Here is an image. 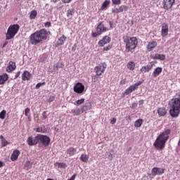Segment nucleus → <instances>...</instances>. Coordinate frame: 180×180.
<instances>
[{"instance_id":"nucleus-1","label":"nucleus","mask_w":180,"mask_h":180,"mask_svg":"<svg viewBox=\"0 0 180 180\" xmlns=\"http://www.w3.org/2000/svg\"><path fill=\"white\" fill-rule=\"evenodd\" d=\"M49 36H50V32L47 31L46 29H41L32 33L30 36L29 39L31 44L33 46H37V44H39V43L47 40Z\"/></svg>"},{"instance_id":"nucleus-2","label":"nucleus","mask_w":180,"mask_h":180,"mask_svg":"<svg viewBox=\"0 0 180 180\" xmlns=\"http://www.w3.org/2000/svg\"><path fill=\"white\" fill-rule=\"evenodd\" d=\"M169 134H171V129H166L165 131L160 133L153 143L154 147L157 150H164L165 148V144L168 141V139H169Z\"/></svg>"},{"instance_id":"nucleus-3","label":"nucleus","mask_w":180,"mask_h":180,"mask_svg":"<svg viewBox=\"0 0 180 180\" xmlns=\"http://www.w3.org/2000/svg\"><path fill=\"white\" fill-rule=\"evenodd\" d=\"M124 43H125V51L127 53H133L137 45L139 44V41L135 37H123Z\"/></svg>"},{"instance_id":"nucleus-4","label":"nucleus","mask_w":180,"mask_h":180,"mask_svg":"<svg viewBox=\"0 0 180 180\" xmlns=\"http://www.w3.org/2000/svg\"><path fill=\"white\" fill-rule=\"evenodd\" d=\"M171 109L169 110L172 117H178L180 115V93L179 98H172L170 103Z\"/></svg>"},{"instance_id":"nucleus-5","label":"nucleus","mask_w":180,"mask_h":180,"mask_svg":"<svg viewBox=\"0 0 180 180\" xmlns=\"http://www.w3.org/2000/svg\"><path fill=\"white\" fill-rule=\"evenodd\" d=\"M19 29H20V27L18 24L10 25L6 34V40L13 39L18 34V32H19Z\"/></svg>"},{"instance_id":"nucleus-6","label":"nucleus","mask_w":180,"mask_h":180,"mask_svg":"<svg viewBox=\"0 0 180 180\" xmlns=\"http://www.w3.org/2000/svg\"><path fill=\"white\" fill-rule=\"evenodd\" d=\"M37 139L38 144H42V146H44V147H49V146L50 145V141H51L50 137L43 134H37Z\"/></svg>"},{"instance_id":"nucleus-7","label":"nucleus","mask_w":180,"mask_h":180,"mask_svg":"<svg viewBox=\"0 0 180 180\" xmlns=\"http://www.w3.org/2000/svg\"><path fill=\"white\" fill-rule=\"evenodd\" d=\"M108 68V65L105 63H100L98 65L94 68V72L97 77H101Z\"/></svg>"},{"instance_id":"nucleus-8","label":"nucleus","mask_w":180,"mask_h":180,"mask_svg":"<svg viewBox=\"0 0 180 180\" xmlns=\"http://www.w3.org/2000/svg\"><path fill=\"white\" fill-rule=\"evenodd\" d=\"M175 4V0H163L162 1V8L165 11H169V9H172V6Z\"/></svg>"},{"instance_id":"nucleus-9","label":"nucleus","mask_w":180,"mask_h":180,"mask_svg":"<svg viewBox=\"0 0 180 180\" xmlns=\"http://www.w3.org/2000/svg\"><path fill=\"white\" fill-rule=\"evenodd\" d=\"M141 84H143V82L139 81L138 83H136L132 86H130L128 89L125 90L124 95H129V94H131L133 91H136V89H137V88H139V86H140Z\"/></svg>"},{"instance_id":"nucleus-10","label":"nucleus","mask_w":180,"mask_h":180,"mask_svg":"<svg viewBox=\"0 0 180 180\" xmlns=\"http://www.w3.org/2000/svg\"><path fill=\"white\" fill-rule=\"evenodd\" d=\"M111 40L112 39L110 38V37L105 35L100 41H98V45L99 46V47H103V46L109 44Z\"/></svg>"},{"instance_id":"nucleus-11","label":"nucleus","mask_w":180,"mask_h":180,"mask_svg":"<svg viewBox=\"0 0 180 180\" xmlns=\"http://www.w3.org/2000/svg\"><path fill=\"white\" fill-rule=\"evenodd\" d=\"M85 91V86L81 82L77 83L74 86V91L76 94H82Z\"/></svg>"},{"instance_id":"nucleus-12","label":"nucleus","mask_w":180,"mask_h":180,"mask_svg":"<svg viewBox=\"0 0 180 180\" xmlns=\"http://www.w3.org/2000/svg\"><path fill=\"white\" fill-rule=\"evenodd\" d=\"M96 30L98 32V34H102V33L108 32V27L105 26L103 22H101L97 25Z\"/></svg>"},{"instance_id":"nucleus-13","label":"nucleus","mask_w":180,"mask_h":180,"mask_svg":"<svg viewBox=\"0 0 180 180\" xmlns=\"http://www.w3.org/2000/svg\"><path fill=\"white\" fill-rule=\"evenodd\" d=\"M165 172V169L160 168V167H153L152 169V175L155 176L157 175H162Z\"/></svg>"},{"instance_id":"nucleus-14","label":"nucleus","mask_w":180,"mask_h":180,"mask_svg":"<svg viewBox=\"0 0 180 180\" xmlns=\"http://www.w3.org/2000/svg\"><path fill=\"white\" fill-rule=\"evenodd\" d=\"M158 46V43L156 41H150L148 42L146 46L147 51H153Z\"/></svg>"},{"instance_id":"nucleus-15","label":"nucleus","mask_w":180,"mask_h":180,"mask_svg":"<svg viewBox=\"0 0 180 180\" xmlns=\"http://www.w3.org/2000/svg\"><path fill=\"white\" fill-rule=\"evenodd\" d=\"M27 143L28 144V146H37L38 143V141H37V135L35 137L33 136H29L27 140Z\"/></svg>"},{"instance_id":"nucleus-16","label":"nucleus","mask_w":180,"mask_h":180,"mask_svg":"<svg viewBox=\"0 0 180 180\" xmlns=\"http://www.w3.org/2000/svg\"><path fill=\"white\" fill-rule=\"evenodd\" d=\"M168 25L167 23L164 22L162 24V31H161V36L162 37H165L166 36H168Z\"/></svg>"},{"instance_id":"nucleus-17","label":"nucleus","mask_w":180,"mask_h":180,"mask_svg":"<svg viewBox=\"0 0 180 180\" xmlns=\"http://www.w3.org/2000/svg\"><path fill=\"white\" fill-rule=\"evenodd\" d=\"M150 58H152V60H160V61H164L166 56L165 54L155 53L154 55L150 56Z\"/></svg>"},{"instance_id":"nucleus-18","label":"nucleus","mask_w":180,"mask_h":180,"mask_svg":"<svg viewBox=\"0 0 180 180\" xmlns=\"http://www.w3.org/2000/svg\"><path fill=\"white\" fill-rule=\"evenodd\" d=\"M15 70H16V63L10 61L6 68L7 72H12V71H15Z\"/></svg>"},{"instance_id":"nucleus-19","label":"nucleus","mask_w":180,"mask_h":180,"mask_svg":"<svg viewBox=\"0 0 180 180\" xmlns=\"http://www.w3.org/2000/svg\"><path fill=\"white\" fill-rule=\"evenodd\" d=\"M153 67H154V63L153 62L150 63V65H148L146 66H143L141 68V72L145 74V72H148L150 70H153Z\"/></svg>"},{"instance_id":"nucleus-20","label":"nucleus","mask_w":180,"mask_h":180,"mask_svg":"<svg viewBox=\"0 0 180 180\" xmlns=\"http://www.w3.org/2000/svg\"><path fill=\"white\" fill-rule=\"evenodd\" d=\"M19 155H20V151L19 150H15L11 156V161H16L19 158Z\"/></svg>"},{"instance_id":"nucleus-21","label":"nucleus","mask_w":180,"mask_h":180,"mask_svg":"<svg viewBox=\"0 0 180 180\" xmlns=\"http://www.w3.org/2000/svg\"><path fill=\"white\" fill-rule=\"evenodd\" d=\"M32 77V74L29 72V71L25 70L22 75V81H29Z\"/></svg>"},{"instance_id":"nucleus-22","label":"nucleus","mask_w":180,"mask_h":180,"mask_svg":"<svg viewBox=\"0 0 180 180\" xmlns=\"http://www.w3.org/2000/svg\"><path fill=\"white\" fill-rule=\"evenodd\" d=\"M8 79H9V76L8 74L4 73L0 75V85H4V84L8 81Z\"/></svg>"},{"instance_id":"nucleus-23","label":"nucleus","mask_w":180,"mask_h":180,"mask_svg":"<svg viewBox=\"0 0 180 180\" xmlns=\"http://www.w3.org/2000/svg\"><path fill=\"white\" fill-rule=\"evenodd\" d=\"M160 117H162V116H165V115H167V108H164V107H160L159 108H158L157 110Z\"/></svg>"},{"instance_id":"nucleus-24","label":"nucleus","mask_w":180,"mask_h":180,"mask_svg":"<svg viewBox=\"0 0 180 180\" xmlns=\"http://www.w3.org/2000/svg\"><path fill=\"white\" fill-rule=\"evenodd\" d=\"M161 72H162V68L158 67L154 70L153 72V76L154 77V78H157V77H158V75H160Z\"/></svg>"},{"instance_id":"nucleus-25","label":"nucleus","mask_w":180,"mask_h":180,"mask_svg":"<svg viewBox=\"0 0 180 180\" xmlns=\"http://www.w3.org/2000/svg\"><path fill=\"white\" fill-rule=\"evenodd\" d=\"M66 39H67V37H65V35H63L58 39L56 42V46H63V44H64V43L65 42Z\"/></svg>"},{"instance_id":"nucleus-26","label":"nucleus","mask_w":180,"mask_h":180,"mask_svg":"<svg viewBox=\"0 0 180 180\" xmlns=\"http://www.w3.org/2000/svg\"><path fill=\"white\" fill-rule=\"evenodd\" d=\"M76 153H77V149L72 147H70L67 150V154H68L70 157H72V155H75Z\"/></svg>"},{"instance_id":"nucleus-27","label":"nucleus","mask_w":180,"mask_h":180,"mask_svg":"<svg viewBox=\"0 0 180 180\" xmlns=\"http://www.w3.org/2000/svg\"><path fill=\"white\" fill-rule=\"evenodd\" d=\"M34 131L37 133H46L47 129L44 125H42L41 127L34 129Z\"/></svg>"},{"instance_id":"nucleus-28","label":"nucleus","mask_w":180,"mask_h":180,"mask_svg":"<svg viewBox=\"0 0 180 180\" xmlns=\"http://www.w3.org/2000/svg\"><path fill=\"white\" fill-rule=\"evenodd\" d=\"M127 67L128 70H130L131 71H134V69L136 68V63H134V62L133 61H129L127 63Z\"/></svg>"},{"instance_id":"nucleus-29","label":"nucleus","mask_w":180,"mask_h":180,"mask_svg":"<svg viewBox=\"0 0 180 180\" xmlns=\"http://www.w3.org/2000/svg\"><path fill=\"white\" fill-rule=\"evenodd\" d=\"M110 5V0H105L101 6V10L103 11V9H106Z\"/></svg>"},{"instance_id":"nucleus-30","label":"nucleus","mask_w":180,"mask_h":180,"mask_svg":"<svg viewBox=\"0 0 180 180\" xmlns=\"http://www.w3.org/2000/svg\"><path fill=\"white\" fill-rule=\"evenodd\" d=\"M80 160L83 162H88V160H89V156L85 154H82L80 157Z\"/></svg>"},{"instance_id":"nucleus-31","label":"nucleus","mask_w":180,"mask_h":180,"mask_svg":"<svg viewBox=\"0 0 180 180\" xmlns=\"http://www.w3.org/2000/svg\"><path fill=\"white\" fill-rule=\"evenodd\" d=\"M72 113L74 114V116H79L82 113V111L80 108H77L76 110H72Z\"/></svg>"},{"instance_id":"nucleus-32","label":"nucleus","mask_w":180,"mask_h":180,"mask_svg":"<svg viewBox=\"0 0 180 180\" xmlns=\"http://www.w3.org/2000/svg\"><path fill=\"white\" fill-rule=\"evenodd\" d=\"M0 139L1 140L2 147H6V146H8V141H6V139H5V137H4V136L2 135H1Z\"/></svg>"},{"instance_id":"nucleus-33","label":"nucleus","mask_w":180,"mask_h":180,"mask_svg":"<svg viewBox=\"0 0 180 180\" xmlns=\"http://www.w3.org/2000/svg\"><path fill=\"white\" fill-rule=\"evenodd\" d=\"M141 124H143V120L142 119L137 120L134 123L135 127H141Z\"/></svg>"},{"instance_id":"nucleus-34","label":"nucleus","mask_w":180,"mask_h":180,"mask_svg":"<svg viewBox=\"0 0 180 180\" xmlns=\"http://www.w3.org/2000/svg\"><path fill=\"white\" fill-rule=\"evenodd\" d=\"M119 9H120V12L122 13V12H127L128 9H129V6H124V5H122L119 7Z\"/></svg>"},{"instance_id":"nucleus-35","label":"nucleus","mask_w":180,"mask_h":180,"mask_svg":"<svg viewBox=\"0 0 180 180\" xmlns=\"http://www.w3.org/2000/svg\"><path fill=\"white\" fill-rule=\"evenodd\" d=\"M36 16H37V11L35 10L32 11L30 15V19H36Z\"/></svg>"},{"instance_id":"nucleus-36","label":"nucleus","mask_w":180,"mask_h":180,"mask_svg":"<svg viewBox=\"0 0 180 180\" xmlns=\"http://www.w3.org/2000/svg\"><path fill=\"white\" fill-rule=\"evenodd\" d=\"M84 102H85V99L82 98L80 100L76 101L75 103H74V105H75V106H79V105H82V103H84Z\"/></svg>"},{"instance_id":"nucleus-37","label":"nucleus","mask_w":180,"mask_h":180,"mask_svg":"<svg viewBox=\"0 0 180 180\" xmlns=\"http://www.w3.org/2000/svg\"><path fill=\"white\" fill-rule=\"evenodd\" d=\"M6 116V110H3L1 112H0V119H1L2 120H4V119H5V117Z\"/></svg>"},{"instance_id":"nucleus-38","label":"nucleus","mask_w":180,"mask_h":180,"mask_svg":"<svg viewBox=\"0 0 180 180\" xmlns=\"http://www.w3.org/2000/svg\"><path fill=\"white\" fill-rule=\"evenodd\" d=\"M25 167L27 169H30L32 168V163L30 162V161H27L25 162Z\"/></svg>"},{"instance_id":"nucleus-39","label":"nucleus","mask_w":180,"mask_h":180,"mask_svg":"<svg viewBox=\"0 0 180 180\" xmlns=\"http://www.w3.org/2000/svg\"><path fill=\"white\" fill-rule=\"evenodd\" d=\"M112 5H121L122 0H111Z\"/></svg>"},{"instance_id":"nucleus-40","label":"nucleus","mask_w":180,"mask_h":180,"mask_svg":"<svg viewBox=\"0 0 180 180\" xmlns=\"http://www.w3.org/2000/svg\"><path fill=\"white\" fill-rule=\"evenodd\" d=\"M72 15H74V10H72V9L68 10V12H67L68 18H70V16H72Z\"/></svg>"},{"instance_id":"nucleus-41","label":"nucleus","mask_w":180,"mask_h":180,"mask_svg":"<svg viewBox=\"0 0 180 180\" xmlns=\"http://www.w3.org/2000/svg\"><path fill=\"white\" fill-rule=\"evenodd\" d=\"M56 165H58V167L60 168H66L67 167V165L65 163L56 162Z\"/></svg>"},{"instance_id":"nucleus-42","label":"nucleus","mask_w":180,"mask_h":180,"mask_svg":"<svg viewBox=\"0 0 180 180\" xmlns=\"http://www.w3.org/2000/svg\"><path fill=\"white\" fill-rule=\"evenodd\" d=\"M80 110H82V113H84V112L88 110V105H84L81 107Z\"/></svg>"},{"instance_id":"nucleus-43","label":"nucleus","mask_w":180,"mask_h":180,"mask_svg":"<svg viewBox=\"0 0 180 180\" xmlns=\"http://www.w3.org/2000/svg\"><path fill=\"white\" fill-rule=\"evenodd\" d=\"M25 116H30V108H25Z\"/></svg>"},{"instance_id":"nucleus-44","label":"nucleus","mask_w":180,"mask_h":180,"mask_svg":"<svg viewBox=\"0 0 180 180\" xmlns=\"http://www.w3.org/2000/svg\"><path fill=\"white\" fill-rule=\"evenodd\" d=\"M42 85H46V82H44L42 83H38L36 86L35 88L36 89H39L40 86H42Z\"/></svg>"},{"instance_id":"nucleus-45","label":"nucleus","mask_w":180,"mask_h":180,"mask_svg":"<svg viewBox=\"0 0 180 180\" xmlns=\"http://www.w3.org/2000/svg\"><path fill=\"white\" fill-rule=\"evenodd\" d=\"M47 119V111H44L42 113V120Z\"/></svg>"},{"instance_id":"nucleus-46","label":"nucleus","mask_w":180,"mask_h":180,"mask_svg":"<svg viewBox=\"0 0 180 180\" xmlns=\"http://www.w3.org/2000/svg\"><path fill=\"white\" fill-rule=\"evenodd\" d=\"M112 49V45H108L103 48V51H109V50Z\"/></svg>"},{"instance_id":"nucleus-47","label":"nucleus","mask_w":180,"mask_h":180,"mask_svg":"<svg viewBox=\"0 0 180 180\" xmlns=\"http://www.w3.org/2000/svg\"><path fill=\"white\" fill-rule=\"evenodd\" d=\"M139 103H133L131 105L130 108L131 109H136V108H137Z\"/></svg>"},{"instance_id":"nucleus-48","label":"nucleus","mask_w":180,"mask_h":180,"mask_svg":"<svg viewBox=\"0 0 180 180\" xmlns=\"http://www.w3.org/2000/svg\"><path fill=\"white\" fill-rule=\"evenodd\" d=\"M112 13H120V10L118 8H112Z\"/></svg>"},{"instance_id":"nucleus-49","label":"nucleus","mask_w":180,"mask_h":180,"mask_svg":"<svg viewBox=\"0 0 180 180\" xmlns=\"http://www.w3.org/2000/svg\"><path fill=\"white\" fill-rule=\"evenodd\" d=\"M91 34H92L93 37H98V36H101V34H99V32H98L96 31V32H92Z\"/></svg>"},{"instance_id":"nucleus-50","label":"nucleus","mask_w":180,"mask_h":180,"mask_svg":"<svg viewBox=\"0 0 180 180\" xmlns=\"http://www.w3.org/2000/svg\"><path fill=\"white\" fill-rule=\"evenodd\" d=\"M56 99V97H54V96H51L48 102H53V101Z\"/></svg>"},{"instance_id":"nucleus-51","label":"nucleus","mask_w":180,"mask_h":180,"mask_svg":"<svg viewBox=\"0 0 180 180\" xmlns=\"http://www.w3.org/2000/svg\"><path fill=\"white\" fill-rule=\"evenodd\" d=\"M63 4H70L72 0H61Z\"/></svg>"},{"instance_id":"nucleus-52","label":"nucleus","mask_w":180,"mask_h":180,"mask_svg":"<svg viewBox=\"0 0 180 180\" xmlns=\"http://www.w3.org/2000/svg\"><path fill=\"white\" fill-rule=\"evenodd\" d=\"M77 50V44H75L72 47V51H75Z\"/></svg>"},{"instance_id":"nucleus-53","label":"nucleus","mask_w":180,"mask_h":180,"mask_svg":"<svg viewBox=\"0 0 180 180\" xmlns=\"http://www.w3.org/2000/svg\"><path fill=\"white\" fill-rule=\"evenodd\" d=\"M139 106H141V105H144V100H140L139 101Z\"/></svg>"},{"instance_id":"nucleus-54","label":"nucleus","mask_w":180,"mask_h":180,"mask_svg":"<svg viewBox=\"0 0 180 180\" xmlns=\"http://www.w3.org/2000/svg\"><path fill=\"white\" fill-rule=\"evenodd\" d=\"M111 124H115L116 123V118H112V120L110 121Z\"/></svg>"},{"instance_id":"nucleus-55","label":"nucleus","mask_w":180,"mask_h":180,"mask_svg":"<svg viewBox=\"0 0 180 180\" xmlns=\"http://www.w3.org/2000/svg\"><path fill=\"white\" fill-rule=\"evenodd\" d=\"M45 26H48V27H50V26H51V23H50V22H46L45 23Z\"/></svg>"},{"instance_id":"nucleus-56","label":"nucleus","mask_w":180,"mask_h":180,"mask_svg":"<svg viewBox=\"0 0 180 180\" xmlns=\"http://www.w3.org/2000/svg\"><path fill=\"white\" fill-rule=\"evenodd\" d=\"M20 75V72H18L15 76V78H18Z\"/></svg>"},{"instance_id":"nucleus-57","label":"nucleus","mask_w":180,"mask_h":180,"mask_svg":"<svg viewBox=\"0 0 180 180\" xmlns=\"http://www.w3.org/2000/svg\"><path fill=\"white\" fill-rule=\"evenodd\" d=\"M5 166V163H4L2 161H0V168H2V167Z\"/></svg>"},{"instance_id":"nucleus-58","label":"nucleus","mask_w":180,"mask_h":180,"mask_svg":"<svg viewBox=\"0 0 180 180\" xmlns=\"http://www.w3.org/2000/svg\"><path fill=\"white\" fill-rule=\"evenodd\" d=\"M109 25H110L111 29H113V22L112 21L109 22Z\"/></svg>"},{"instance_id":"nucleus-59","label":"nucleus","mask_w":180,"mask_h":180,"mask_svg":"<svg viewBox=\"0 0 180 180\" xmlns=\"http://www.w3.org/2000/svg\"><path fill=\"white\" fill-rule=\"evenodd\" d=\"M27 117L29 122H30L32 120V117H31L30 115H27Z\"/></svg>"},{"instance_id":"nucleus-60","label":"nucleus","mask_w":180,"mask_h":180,"mask_svg":"<svg viewBox=\"0 0 180 180\" xmlns=\"http://www.w3.org/2000/svg\"><path fill=\"white\" fill-rule=\"evenodd\" d=\"M92 81H94V82H96V81H98V79L96 78H93Z\"/></svg>"},{"instance_id":"nucleus-61","label":"nucleus","mask_w":180,"mask_h":180,"mask_svg":"<svg viewBox=\"0 0 180 180\" xmlns=\"http://www.w3.org/2000/svg\"><path fill=\"white\" fill-rule=\"evenodd\" d=\"M52 2H53L54 4H56V2H58V0H52Z\"/></svg>"},{"instance_id":"nucleus-62","label":"nucleus","mask_w":180,"mask_h":180,"mask_svg":"<svg viewBox=\"0 0 180 180\" xmlns=\"http://www.w3.org/2000/svg\"><path fill=\"white\" fill-rule=\"evenodd\" d=\"M128 119H129V120H131V117L129 116Z\"/></svg>"},{"instance_id":"nucleus-63","label":"nucleus","mask_w":180,"mask_h":180,"mask_svg":"<svg viewBox=\"0 0 180 180\" xmlns=\"http://www.w3.org/2000/svg\"><path fill=\"white\" fill-rule=\"evenodd\" d=\"M178 146L180 147V140L179 141Z\"/></svg>"},{"instance_id":"nucleus-64","label":"nucleus","mask_w":180,"mask_h":180,"mask_svg":"<svg viewBox=\"0 0 180 180\" xmlns=\"http://www.w3.org/2000/svg\"><path fill=\"white\" fill-rule=\"evenodd\" d=\"M57 68H60V67L57 66Z\"/></svg>"}]
</instances>
